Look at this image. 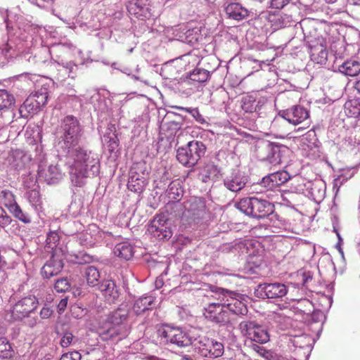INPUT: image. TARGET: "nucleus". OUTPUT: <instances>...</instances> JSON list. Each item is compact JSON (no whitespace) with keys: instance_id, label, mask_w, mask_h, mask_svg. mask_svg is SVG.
<instances>
[{"instance_id":"f257e3e1","label":"nucleus","mask_w":360,"mask_h":360,"mask_svg":"<svg viewBox=\"0 0 360 360\" xmlns=\"http://www.w3.org/2000/svg\"><path fill=\"white\" fill-rule=\"evenodd\" d=\"M62 147L66 150L67 156L73 160L70 166V173L76 177L75 185L80 186L79 178L87 177L88 170L86 152L77 147L82 136V128L78 120L73 115L66 116L61 124Z\"/></svg>"},{"instance_id":"f03ea898","label":"nucleus","mask_w":360,"mask_h":360,"mask_svg":"<svg viewBox=\"0 0 360 360\" xmlns=\"http://www.w3.org/2000/svg\"><path fill=\"white\" fill-rule=\"evenodd\" d=\"M205 151L206 147L202 142L189 141L186 146L177 150L176 159L184 166L193 167L205 155Z\"/></svg>"},{"instance_id":"7ed1b4c3","label":"nucleus","mask_w":360,"mask_h":360,"mask_svg":"<svg viewBox=\"0 0 360 360\" xmlns=\"http://www.w3.org/2000/svg\"><path fill=\"white\" fill-rule=\"evenodd\" d=\"M158 336L165 344H173L179 347L191 345L192 339L189 335L178 327L162 325L157 330Z\"/></svg>"},{"instance_id":"20e7f679","label":"nucleus","mask_w":360,"mask_h":360,"mask_svg":"<svg viewBox=\"0 0 360 360\" xmlns=\"http://www.w3.org/2000/svg\"><path fill=\"white\" fill-rule=\"evenodd\" d=\"M238 328L242 335L252 342L264 344L269 341L268 331L254 321H243L239 323Z\"/></svg>"},{"instance_id":"39448f33","label":"nucleus","mask_w":360,"mask_h":360,"mask_svg":"<svg viewBox=\"0 0 360 360\" xmlns=\"http://www.w3.org/2000/svg\"><path fill=\"white\" fill-rule=\"evenodd\" d=\"M148 181V172L145 163L134 164L129 172L127 188L132 192L141 193Z\"/></svg>"},{"instance_id":"423d86ee","label":"nucleus","mask_w":360,"mask_h":360,"mask_svg":"<svg viewBox=\"0 0 360 360\" xmlns=\"http://www.w3.org/2000/svg\"><path fill=\"white\" fill-rule=\"evenodd\" d=\"M195 350L204 357L217 358L224 354V345L212 338L200 337L194 343Z\"/></svg>"},{"instance_id":"0eeeda50","label":"nucleus","mask_w":360,"mask_h":360,"mask_svg":"<svg viewBox=\"0 0 360 360\" xmlns=\"http://www.w3.org/2000/svg\"><path fill=\"white\" fill-rule=\"evenodd\" d=\"M38 299L34 295L25 297L18 301L11 310L14 321L22 320L27 317L38 306Z\"/></svg>"},{"instance_id":"6e6552de","label":"nucleus","mask_w":360,"mask_h":360,"mask_svg":"<svg viewBox=\"0 0 360 360\" xmlns=\"http://www.w3.org/2000/svg\"><path fill=\"white\" fill-rule=\"evenodd\" d=\"M65 259L62 249H56L51 254V258L41 268L43 277L50 278L60 273L63 268V260Z\"/></svg>"},{"instance_id":"1a4fd4ad","label":"nucleus","mask_w":360,"mask_h":360,"mask_svg":"<svg viewBox=\"0 0 360 360\" xmlns=\"http://www.w3.org/2000/svg\"><path fill=\"white\" fill-rule=\"evenodd\" d=\"M311 60L317 64H325L328 60L327 41L323 37L308 40Z\"/></svg>"},{"instance_id":"9d476101","label":"nucleus","mask_w":360,"mask_h":360,"mask_svg":"<svg viewBox=\"0 0 360 360\" xmlns=\"http://www.w3.org/2000/svg\"><path fill=\"white\" fill-rule=\"evenodd\" d=\"M204 316L212 322L225 325L229 322V314L226 309L222 299L219 302H213L205 308Z\"/></svg>"},{"instance_id":"9b49d317","label":"nucleus","mask_w":360,"mask_h":360,"mask_svg":"<svg viewBox=\"0 0 360 360\" xmlns=\"http://www.w3.org/2000/svg\"><path fill=\"white\" fill-rule=\"evenodd\" d=\"M148 231L159 240L169 239L172 236L168 219L165 215H156L150 221Z\"/></svg>"},{"instance_id":"f8f14e48","label":"nucleus","mask_w":360,"mask_h":360,"mask_svg":"<svg viewBox=\"0 0 360 360\" xmlns=\"http://www.w3.org/2000/svg\"><path fill=\"white\" fill-rule=\"evenodd\" d=\"M148 6V0H134L129 3L127 11L131 15L145 20L151 17V9Z\"/></svg>"},{"instance_id":"ddd939ff","label":"nucleus","mask_w":360,"mask_h":360,"mask_svg":"<svg viewBox=\"0 0 360 360\" xmlns=\"http://www.w3.org/2000/svg\"><path fill=\"white\" fill-rule=\"evenodd\" d=\"M63 175L58 163L51 164L47 168H41L38 171L39 179L49 185L57 184Z\"/></svg>"},{"instance_id":"4468645a","label":"nucleus","mask_w":360,"mask_h":360,"mask_svg":"<svg viewBox=\"0 0 360 360\" xmlns=\"http://www.w3.org/2000/svg\"><path fill=\"white\" fill-rule=\"evenodd\" d=\"M283 117L290 123L297 125L307 121L309 118V112L301 105H295L285 110Z\"/></svg>"},{"instance_id":"2eb2a0df","label":"nucleus","mask_w":360,"mask_h":360,"mask_svg":"<svg viewBox=\"0 0 360 360\" xmlns=\"http://www.w3.org/2000/svg\"><path fill=\"white\" fill-rule=\"evenodd\" d=\"M290 178V176L286 171H278L264 176L261 184L267 189L274 190L287 182Z\"/></svg>"},{"instance_id":"dca6fc26","label":"nucleus","mask_w":360,"mask_h":360,"mask_svg":"<svg viewBox=\"0 0 360 360\" xmlns=\"http://www.w3.org/2000/svg\"><path fill=\"white\" fill-rule=\"evenodd\" d=\"M259 289L264 292L266 297L269 299L283 297L288 292L287 286L281 283L259 284Z\"/></svg>"},{"instance_id":"f3484780","label":"nucleus","mask_w":360,"mask_h":360,"mask_svg":"<svg viewBox=\"0 0 360 360\" xmlns=\"http://www.w3.org/2000/svg\"><path fill=\"white\" fill-rule=\"evenodd\" d=\"M253 206L251 210V216L256 218H264L274 212V205L265 200L253 199Z\"/></svg>"},{"instance_id":"a211bd4d","label":"nucleus","mask_w":360,"mask_h":360,"mask_svg":"<svg viewBox=\"0 0 360 360\" xmlns=\"http://www.w3.org/2000/svg\"><path fill=\"white\" fill-rule=\"evenodd\" d=\"M222 300L226 310L236 315H245L248 309L246 304L240 300L223 295Z\"/></svg>"},{"instance_id":"6ab92c4d","label":"nucleus","mask_w":360,"mask_h":360,"mask_svg":"<svg viewBox=\"0 0 360 360\" xmlns=\"http://www.w3.org/2000/svg\"><path fill=\"white\" fill-rule=\"evenodd\" d=\"M224 184L228 190L232 192H238L245 187L246 180L240 174L236 173L226 176Z\"/></svg>"},{"instance_id":"aec40b11","label":"nucleus","mask_w":360,"mask_h":360,"mask_svg":"<svg viewBox=\"0 0 360 360\" xmlns=\"http://www.w3.org/2000/svg\"><path fill=\"white\" fill-rule=\"evenodd\" d=\"M99 290L109 302H114L119 297L117 288L112 280L103 281L99 285Z\"/></svg>"},{"instance_id":"412c9836","label":"nucleus","mask_w":360,"mask_h":360,"mask_svg":"<svg viewBox=\"0 0 360 360\" xmlns=\"http://www.w3.org/2000/svg\"><path fill=\"white\" fill-rule=\"evenodd\" d=\"M229 18L241 20L248 15V11L238 3H231L225 8Z\"/></svg>"},{"instance_id":"4be33fe9","label":"nucleus","mask_w":360,"mask_h":360,"mask_svg":"<svg viewBox=\"0 0 360 360\" xmlns=\"http://www.w3.org/2000/svg\"><path fill=\"white\" fill-rule=\"evenodd\" d=\"M40 108L34 100V96H29L20 107L19 112L22 117L27 118L37 114Z\"/></svg>"},{"instance_id":"5701e85b","label":"nucleus","mask_w":360,"mask_h":360,"mask_svg":"<svg viewBox=\"0 0 360 360\" xmlns=\"http://www.w3.org/2000/svg\"><path fill=\"white\" fill-rule=\"evenodd\" d=\"M154 302L155 298L152 296L139 297L135 301L132 309L136 314H141L146 311L151 309Z\"/></svg>"},{"instance_id":"b1692460","label":"nucleus","mask_w":360,"mask_h":360,"mask_svg":"<svg viewBox=\"0 0 360 360\" xmlns=\"http://www.w3.org/2000/svg\"><path fill=\"white\" fill-rule=\"evenodd\" d=\"M338 70L347 76H357L360 73V62L355 60H347L339 66Z\"/></svg>"},{"instance_id":"393cba45","label":"nucleus","mask_w":360,"mask_h":360,"mask_svg":"<svg viewBox=\"0 0 360 360\" xmlns=\"http://www.w3.org/2000/svg\"><path fill=\"white\" fill-rule=\"evenodd\" d=\"M113 252L117 257L126 260L131 259L134 254L132 246L127 242L117 244Z\"/></svg>"},{"instance_id":"a878e982","label":"nucleus","mask_w":360,"mask_h":360,"mask_svg":"<svg viewBox=\"0 0 360 360\" xmlns=\"http://www.w3.org/2000/svg\"><path fill=\"white\" fill-rule=\"evenodd\" d=\"M169 201H179L183 196V189L177 181H172L169 184L166 191Z\"/></svg>"},{"instance_id":"bb28decb","label":"nucleus","mask_w":360,"mask_h":360,"mask_svg":"<svg viewBox=\"0 0 360 360\" xmlns=\"http://www.w3.org/2000/svg\"><path fill=\"white\" fill-rule=\"evenodd\" d=\"M84 277L87 285L91 287H94L98 285L101 276L100 272L96 267L89 266L85 269Z\"/></svg>"},{"instance_id":"cd10ccee","label":"nucleus","mask_w":360,"mask_h":360,"mask_svg":"<svg viewBox=\"0 0 360 360\" xmlns=\"http://www.w3.org/2000/svg\"><path fill=\"white\" fill-rule=\"evenodd\" d=\"M344 111L347 116L356 117L360 115V102L358 99H351L344 105Z\"/></svg>"},{"instance_id":"c85d7f7f","label":"nucleus","mask_w":360,"mask_h":360,"mask_svg":"<svg viewBox=\"0 0 360 360\" xmlns=\"http://www.w3.org/2000/svg\"><path fill=\"white\" fill-rule=\"evenodd\" d=\"M255 198H244L236 202L235 207L247 215L251 216Z\"/></svg>"},{"instance_id":"c756f323","label":"nucleus","mask_w":360,"mask_h":360,"mask_svg":"<svg viewBox=\"0 0 360 360\" xmlns=\"http://www.w3.org/2000/svg\"><path fill=\"white\" fill-rule=\"evenodd\" d=\"M14 103L13 96L5 89H0V110L8 109Z\"/></svg>"},{"instance_id":"7c9ffc66","label":"nucleus","mask_w":360,"mask_h":360,"mask_svg":"<svg viewBox=\"0 0 360 360\" xmlns=\"http://www.w3.org/2000/svg\"><path fill=\"white\" fill-rule=\"evenodd\" d=\"M0 202L6 207L8 210L17 204L15 195L8 190H3L0 192Z\"/></svg>"},{"instance_id":"2f4dec72","label":"nucleus","mask_w":360,"mask_h":360,"mask_svg":"<svg viewBox=\"0 0 360 360\" xmlns=\"http://www.w3.org/2000/svg\"><path fill=\"white\" fill-rule=\"evenodd\" d=\"M210 77L209 71L204 69L196 68L190 74L189 79L193 82L202 83L207 82Z\"/></svg>"},{"instance_id":"473e14b6","label":"nucleus","mask_w":360,"mask_h":360,"mask_svg":"<svg viewBox=\"0 0 360 360\" xmlns=\"http://www.w3.org/2000/svg\"><path fill=\"white\" fill-rule=\"evenodd\" d=\"M295 347L309 348L310 346V338L304 334L293 337L290 340Z\"/></svg>"},{"instance_id":"72a5a7b5","label":"nucleus","mask_w":360,"mask_h":360,"mask_svg":"<svg viewBox=\"0 0 360 360\" xmlns=\"http://www.w3.org/2000/svg\"><path fill=\"white\" fill-rule=\"evenodd\" d=\"M252 349L254 352L258 354L259 356L266 360H274L276 357L275 354L271 350L266 349L265 347L259 346L257 344H253L252 345Z\"/></svg>"},{"instance_id":"f704fd0d","label":"nucleus","mask_w":360,"mask_h":360,"mask_svg":"<svg viewBox=\"0 0 360 360\" xmlns=\"http://www.w3.org/2000/svg\"><path fill=\"white\" fill-rule=\"evenodd\" d=\"M315 134L314 131H308L300 139V146L303 150L311 149L315 146Z\"/></svg>"},{"instance_id":"c9c22d12","label":"nucleus","mask_w":360,"mask_h":360,"mask_svg":"<svg viewBox=\"0 0 360 360\" xmlns=\"http://www.w3.org/2000/svg\"><path fill=\"white\" fill-rule=\"evenodd\" d=\"M60 240V237L58 233L56 231H50L46 237V248L47 249L51 250L52 252L55 251L56 249H59L57 246Z\"/></svg>"},{"instance_id":"e433bc0d","label":"nucleus","mask_w":360,"mask_h":360,"mask_svg":"<svg viewBox=\"0 0 360 360\" xmlns=\"http://www.w3.org/2000/svg\"><path fill=\"white\" fill-rule=\"evenodd\" d=\"M9 211L15 218L23 223L28 224L31 221L30 217L22 212L18 203L13 207L10 208Z\"/></svg>"},{"instance_id":"4c0bfd02","label":"nucleus","mask_w":360,"mask_h":360,"mask_svg":"<svg viewBox=\"0 0 360 360\" xmlns=\"http://www.w3.org/2000/svg\"><path fill=\"white\" fill-rule=\"evenodd\" d=\"M12 356L11 346L6 339L0 338V357L5 359Z\"/></svg>"},{"instance_id":"58836bf2","label":"nucleus","mask_w":360,"mask_h":360,"mask_svg":"<svg viewBox=\"0 0 360 360\" xmlns=\"http://www.w3.org/2000/svg\"><path fill=\"white\" fill-rule=\"evenodd\" d=\"M256 101L252 96H246L243 100L242 108L246 112H252L256 110Z\"/></svg>"},{"instance_id":"ea45409f","label":"nucleus","mask_w":360,"mask_h":360,"mask_svg":"<svg viewBox=\"0 0 360 360\" xmlns=\"http://www.w3.org/2000/svg\"><path fill=\"white\" fill-rule=\"evenodd\" d=\"M70 288V284L67 278H60L56 281L54 285L55 290L58 292H66Z\"/></svg>"},{"instance_id":"a19ab883","label":"nucleus","mask_w":360,"mask_h":360,"mask_svg":"<svg viewBox=\"0 0 360 360\" xmlns=\"http://www.w3.org/2000/svg\"><path fill=\"white\" fill-rule=\"evenodd\" d=\"M75 338L70 332H65L62 337L60 344L62 347H68L74 342Z\"/></svg>"},{"instance_id":"79ce46f5","label":"nucleus","mask_w":360,"mask_h":360,"mask_svg":"<svg viewBox=\"0 0 360 360\" xmlns=\"http://www.w3.org/2000/svg\"><path fill=\"white\" fill-rule=\"evenodd\" d=\"M32 96H34V100L37 103V105L41 108L42 106L45 105L47 102L48 96L46 93H35L34 94L31 95Z\"/></svg>"},{"instance_id":"37998d69","label":"nucleus","mask_w":360,"mask_h":360,"mask_svg":"<svg viewBox=\"0 0 360 360\" xmlns=\"http://www.w3.org/2000/svg\"><path fill=\"white\" fill-rule=\"evenodd\" d=\"M119 335V332L117 328L111 327L107 330L106 332L102 333V339L107 340L109 339H113Z\"/></svg>"},{"instance_id":"c03bdc74","label":"nucleus","mask_w":360,"mask_h":360,"mask_svg":"<svg viewBox=\"0 0 360 360\" xmlns=\"http://www.w3.org/2000/svg\"><path fill=\"white\" fill-rule=\"evenodd\" d=\"M82 356L77 351L66 353L62 355L60 360H81Z\"/></svg>"},{"instance_id":"a18cd8bd","label":"nucleus","mask_w":360,"mask_h":360,"mask_svg":"<svg viewBox=\"0 0 360 360\" xmlns=\"http://www.w3.org/2000/svg\"><path fill=\"white\" fill-rule=\"evenodd\" d=\"M53 314V310L45 305L40 311L39 316L41 319H49Z\"/></svg>"},{"instance_id":"49530a36","label":"nucleus","mask_w":360,"mask_h":360,"mask_svg":"<svg viewBox=\"0 0 360 360\" xmlns=\"http://www.w3.org/2000/svg\"><path fill=\"white\" fill-rule=\"evenodd\" d=\"M288 2H289V0H271V7L276 8V9H281Z\"/></svg>"},{"instance_id":"de8ad7c7","label":"nucleus","mask_w":360,"mask_h":360,"mask_svg":"<svg viewBox=\"0 0 360 360\" xmlns=\"http://www.w3.org/2000/svg\"><path fill=\"white\" fill-rule=\"evenodd\" d=\"M11 222L10 217L6 214L4 210L0 207V223L8 224Z\"/></svg>"},{"instance_id":"09e8293b","label":"nucleus","mask_w":360,"mask_h":360,"mask_svg":"<svg viewBox=\"0 0 360 360\" xmlns=\"http://www.w3.org/2000/svg\"><path fill=\"white\" fill-rule=\"evenodd\" d=\"M67 305H68V298L62 299L59 302V303L57 306L58 312L59 314H62L67 308Z\"/></svg>"},{"instance_id":"8fccbe9b","label":"nucleus","mask_w":360,"mask_h":360,"mask_svg":"<svg viewBox=\"0 0 360 360\" xmlns=\"http://www.w3.org/2000/svg\"><path fill=\"white\" fill-rule=\"evenodd\" d=\"M177 109L184 110L186 112L192 114L193 116L200 115L198 110L197 108H183V107H176Z\"/></svg>"},{"instance_id":"3c124183","label":"nucleus","mask_w":360,"mask_h":360,"mask_svg":"<svg viewBox=\"0 0 360 360\" xmlns=\"http://www.w3.org/2000/svg\"><path fill=\"white\" fill-rule=\"evenodd\" d=\"M348 1L353 5L360 6V0H348Z\"/></svg>"},{"instance_id":"603ef678","label":"nucleus","mask_w":360,"mask_h":360,"mask_svg":"<svg viewBox=\"0 0 360 360\" xmlns=\"http://www.w3.org/2000/svg\"><path fill=\"white\" fill-rule=\"evenodd\" d=\"M355 89L358 91V92L360 94V79L358 80L356 83H355V86H354Z\"/></svg>"},{"instance_id":"864d4df0","label":"nucleus","mask_w":360,"mask_h":360,"mask_svg":"<svg viewBox=\"0 0 360 360\" xmlns=\"http://www.w3.org/2000/svg\"><path fill=\"white\" fill-rule=\"evenodd\" d=\"M309 122H307V126H306V127H299V128H297V131H299L303 130V129H306V128L309 127Z\"/></svg>"},{"instance_id":"5fc2aeb1","label":"nucleus","mask_w":360,"mask_h":360,"mask_svg":"<svg viewBox=\"0 0 360 360\" xmlns=\"http://www.w3.org/2000/svg\"><path fill=\"white\" fill-rule=\"evenodd\" d=\"M327 4H334L337 1V0H324Z\"/></svg>"},{"instance_id":"6e6d98bb","label":"nucleus","mask_w":360,"mask_h":360,"mask_svg":"<svg viewBox=\"0 0 360 360\" xmlns=\"http://www.w3.org/2000/svg\"><path fill=\"white\" fill-rule=\"evenodd\" d=\"M98 167L96 166V165H91V169H94V168H97Z\"/></svg>"},{"instance_id":"4d7b16f0","label":"nucleus","mask_w":360,"mask_h":360,"mask_svg":"<svg viewBox=\"0 0 360 360\" xmlns=\"http://www.w3.org/2000/svg\"><path fill=\"white\" fill-rule=\"evenodd\" d=\"M156 285H160V283H162V281H160V283H158V281H155Z\"/></svg>"},{"instance_id":"13d9d810","label":"nucleus","mask_w":360,"mask_h":360,"mask_svg":"<svg viewBox=\"0 0 360 360\" xmlns=\"http://www.w3.org/2000/svg\"><path fill=\"white\" fill-rule=\"evenodd\" d=\"M156 285H160V283H162V281H160V283H158V281H155Z\"/></svg>"},{"instance_id":"bf43d9fd","label":"nucleus","mask_w":360,"mask_h":360,"mask_svg":"<svg viewBox=\"0 0 360 360\" xmlns=\"http://www.w3.org/2000/svg\"><path fill=\"white\" fill-rule=\"evenodd\" d=\"M156 285H160V283H162V281H160V283H158V281H155Z\"/></svg>"}]
</instances>
